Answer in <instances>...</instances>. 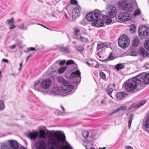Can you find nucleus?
Instances as JSON below:
<instances>
[{
  "mask_svg": "<svg viewBox=\"0 0 149 149\" xmlns=\"http://www.w3.org/2000/svg\"><path fill=\"white\" fill-rule=\"evenodd\" d=\"M5 108V104L3 100H0V111H1L4 109Z\"/></svg>",
  "mask_w": 149,
  "mask_h": 149,
  "instance_id": "30",
  "label": "nucleus"
},
{
  "mask_svg": "<svg viewBox=\"0 0 149 149\" xmlns=\"http://www.w3.org/2000/svg\"><path fill=\"white\" fill-rule=\"evenodd\" d=\"M71 3L74 5L77 4V1L76 0H71Z\"/></svg>",
  "mask_w": 149,
  "mask_h": 149,
  "instance_id": "47",
  "label": "nucleus"
},
{
  "mask_svg": "<svg viewBox=\"0 0 149 149\" xmlns=\"http://www.w3.org/2000/svg\"><path fill=\"white\" fill-rule=\"evenodd\" d=\"M34 89L38 91L42 92H45V91L42 90L41 85V83L39 80L36 81L33 84Z\"/></svg>",
  "mask_w": 149,
  "mask_h": 149,
  "instance_id": "17",
  "label": "nucleus"
},
{
  "mask_svg": "<svg viewBox=\"0 0 149 149\" xmlns=\"http://www.w3.org/2000/svg\"><path fill=\"white\" fill-rule=\"evenodd\" d=\"M89 133L87 131H84L82 132V135L85 138H86L88 137Z\"/></svg>",
  "mask_w": 149,
  "mask_h": 149,
  "instance_id": "35",
  "label": "nucleus"
},
{
  "mask_svg": "<svg viewBox=\"0 0 149 149\" xmlns=\"http://www.w3.org/2000/svg\"><path fill=\"white\" fill-rule=\"evenodd\" d=\"M52 81L51 79H46L41 83V85L42 90L45 91L44 93L47 92L46 90L49 88L52 84Z\"/></svg>",
  "mask_w": 149,
  "mask_h": 149,
  "instance_id": "14",
  "label": "nucleus"
},
{
  "mask_svg": "<svg viewBox=\"0 0 149 149\" xmlns=\"http://www.w3.org/2000/svg\"><path fill=\"white\" fill-rule=\"evenodd\" d=\"M61 107L63 111H65V108L63 106H61Z\"/></svg>",
  "mask_w": 149,
  "mask_h": 149,
  "instance_id": "58",
  "label": "nucleus"
},
{
  "mask_svg": "<svg viewBox=\"0 0 149 149\" xmlns=\"http://www.w3.org/2000/svg\"><path fill=\"white\" fill-rule=\"evenodd\" d=\"M118 45L121 47L124 48L127 47L129 45L130 40L128 36L124 34L121 36L118 40Z\"/></svg>",
  "mask_w": 149,
  "mask_h": 149,
  "instance_id": "8",
  "label": "nucleus"
},
{
  "mask_svg": "<svg viewBox=\"0 0 149 149\" xmlns=\"http://www.w3.org/2000/svg\"><path fill=\"white\" fill-rule=\"evenodd\" d=\"M136 26L134 24H132L131 25L130 28V31L132 33H133L135 32L136 30Z\"/></svg>",
  "mask_w": 149,
  "mask_h": 149,
  "instance_id": "34",
  "label": "nucleus"
},
{
  "mask_svg": "<svg viewBox=\"0 0 149 149\" xmlns=\"http://www.w3.org/2000/svg\"><path fill=\"white\" fill-rule=\"evenodd\" d=\"M67 68V65L62 66L58 70V72L59 74H61Z\"/></svg>",
  "mask_w": 149,
  "mask_h": 149,
  "instance_id": "26",
  "label": "nucleus"
},
{
  "mask_svg": "<svg viewBox=\"0 0 149 149\" xmlns=\"http://www.w3.org/2000/svg\"><path fill=\"white\" fill-rule=\"evenodd\" d=\"M146 101L144 100L137 104L134 103L129 107L128 109L130 110L133 108H136L140 107L146 103Z\"/></svg>",
  "mask_w": 149,
  "mask_h": 149,
  "instance_id": "18",
  "label": "nucleus"
},
{
  "mask_svg": "<svg viewBox=\"0 0 149 149\" xmlns=\"http://www.w3.org/2000/svg\"><path fill=\"white\" fill-rule=\"evenodd\" d=\"M125 95L126 94L125 93L119 92L117 93L116 95V97L118 99L121 100L125 97Z\"/></svg>",
  "mask_w": 149,
  "mask_h": 149,
  "instance_id": "21",
  "label": "nucleus"
},
{
  "mask_svg": "<svg viewBox=\"0 0 149 149\" xmlns=\"http://www.w3.org/2000/svg\"><path fill=\"white\" fill-rule=\"evenodd\" d=\"M141 76L142 77L141 79H139L141 80V85L143 83L144 84H148L149 83V73H146L142 74H139L137 76Z\"/></svg>",
  "mask_w": 149,
  "mask_h": 149,
  "instance_id": "15",
  "label": "nucleus"
},
{
  "mask_svg": "<svg viewBox=\"0 0 149 149\" xmlns=\"http://www.w3.org/2000/svg\"><path fill=\"white\" fill-rule=\"evenodd\" d=\"M58 81L62 83L61 85V88L66 91L69 92L70 91L74 90H73L74 86L71 85L68 81H67L62 77L61 76L58 77L57 78Z\"/></svg>",
  "mask_w": 149,
  "mask_h": 149,
  "instance_id": "5",
  "label": "nucleus"
},
{
  "mask_svg": "<svg viewBox=\"0 0 149 149\" xmlns=\"http://www.w3.org/2000/svg\"><path fill=\"white\" fill-rule=\"evenodd\" d=\"M54 67L53 66V65H52V66H51V68H52L53 69H54Z\"/></svg>",
  "mask_w": 149,
  "mask_h": 149,
  "instance_id": "62",
  "label": "nucleus"
},
{
  "mask_svg": "<svg viewBox=\"0 0 149 149\" xmlns=\"http://www.w3.org/2000/svg\"><path fill=\"white\" fill-rule=\"evenodd\" d=\"M107 91L109 95L112 98H113L112 96L111 95V94L112 93L113 91V89L111 88H109L108 89H107Z\"/></svg>",
  "mask_w": 149,
  "mask_h": 149,
  "instance_id": "38",
  "label": "nucleus"
},
{
  "mask_svg": "<svg viewBox=\"0 0 149 149\" xmlns=\"http://www.w3.org/2000/svg\"><path fill=\"white\" fill-rule=\"evenodd\" d=\"M138 53L137 50H132L130 53L129 55L131 56H137L138 54Z\"/></svg>",
  "mask_w": 149,
  "mask_h": 149,
  "instance_id": "28",
  "label": "nucleus"
},
{
  "mask_svg": "<svg viewBox=\"0 0 149 149\" xmlns=\"http://www.w3.org/2000/svg\"><path fill=\"white\" fill-rule=\"evenodd\" d=\"M14 22L13 18H12L10 19H8L6 22V23L8 24H9L10 23H13Z\"/></svg>",
  "mask_w": 149,
  "mask_h": 149,
  "instance_id": "40",
  "label": "nucleus"
},
{
  "mask_svg": "<svg viewBox=\"0 0 149 149\" xmlns=\"http://www.w3.org/2000/svg\"><path fill=\"white\" fill-rule=\"evenodd\" d=\"M18 28L19 29L22 30H26L27 29V26H25L24 23L20 24L18 26Z\"/></svg>",
  "mask_w": 149,
  "mask_h": 149,
  "instance_id": "31",
  "label": "nucleus"
},
{
  "mask_svg": "<svg viewBox=\"0 0 149 149\" xmlns=\"http://www.w3.org/2000/svg\"><path fill=\"white\" fill-rule=\"evenodd\" d=\"M74 35L73 36L74 38H75V36L78 37L79 35H80V31L77 28H74Z\"/></svg>",
  "mask_w": 149,
  "mask_h": 149,
  "instance_id": "27",
  "label": "nucleus"
},
{
  "mask_svg": "<svg viewBox=\"0 0 149 149\" xmlns=\"http://www.w3.org/2000/svg\"><path fill=\"white\" fill-rule=\"evenodd\" d=\"M141 13V11L138 8L136 9L134 13V15H139Z\"/></svg>",
  "mask_w": 149,
  "mask_h": 149,
  "instance_id": "41",
  "label": "nucleus"
},
{
  "mask_svg": "<svg viewBox=\"0 0 149 149\" xmlns=\"http://www.w3.org/2000/svg\"><path fill=\"white\" fill-rule=\"evenodd\" d=\"M78 69L77 67H74L73 69V72L70 76V79L74 80V83L77 85L79 84L81 79V73Z\"/></svg>",
  "mask_w": 149,
  "mask_h": 149,
  "instance_id": "6",
  "label": "nucleus"
},
{
  "mask_svg": "<svg viewBox=\"0 0 149 149\" xmlns=\"http://www.w3.org/2000/svg\"><path fill=\"white\" fill-rule=\"evenodd\" d=\"M118 6L120 9L128 12L131 11L133 8L132 4L128 3L127 0H121L118 2Z\"/></svg>",
  "mask_w": 149,
  "mask_h": 149,
  "instance_id": "7",
  "label": "nucleus"
},
{
  "mask_svg": "<svg viewBox=\"0 0 149 149\" xmlns=\"http://www.w3.org/2000/svg\"><path fill=\"white\" fill-rule=\"evenodd\" d=\"M145 130L149 134V128L146 129Z\"/></svg>",
  "mask_w": 149,
  "mask_h": 149,
  "instance_id": "56",
  "label": "nucleus"
},
{
  "mask_svg": "<svg viewBox=\"0 0 149 149\" xmlns=\"http://www.w3.org/2000/svg\"><path fill=\"white\" fill-rule=\"evenodd\" d=\"M139 43V38L137 37H135L134 38L132 42V45L134 47L137 46Z\"/></svg>",
  "mask_w": 149,
  "mask_h": 149,
  "instance_id": "23",
  "label": "nucleus"
},
{
  "mask_svg": "<svg viewBox=\"0 0 149 149\" xmlns=\"http://www.w3.org/2000/svg\"><path fill=\"white\" fill-rule=\"evenodd\" d=\"M52 136H49L48 142L49 149H65L64 146L61 145L60 142H64L65 140V134L59 131L54 132L52 133ZM36 149H46L45 142L43 140H39L36 143ZM66 149H72L69 144L65 145Z\"/></svg>",
  "mask_w": 149,
  "mask_h": 149,
  "instance_id": "1",
  "label": "nucleus"
},
{
  "mask_svg": "<svg viewBox=\"0 0 149 149\" xmlns=\"http://www.w3.org/2000/svg\"><path fill=\"white\" fill-rule=\"evenodd\" d=\"M58 48L63 53L69 54L71 52L72 50L69 45L62 44L58 46Z\"/></svg>",
  "mask_w": 149,
  "mask_h": 149,
  "instance_id": "13",
  "label": "nucleus"
},
{
  "mask_svg": "<svg viewBox=\"0 0 149 149\" xmlns=\"http://www.w3.org/2000/svg\"><path fill=\"white\" fill-rule=\"evenodd\" d=\"M75 90L70 91L69 92H66L61 88V87H54L52 90L53 93L55 95H60L65 96L66 95L71 94L73 93Z\"/></svg>",
  "mask_w": 149,
  "mask_h": 149,
  "instance_id": "9",
  "label": "nucleus"
},
{
  "mask_svg": "<svg viewBox=\"0 0 149 149\" xmlns=\"http://www.w3.org/2000/svg\"><path fill=\"white\" fill-rule=\"evenodd\" d=\"M36 23H30L29 24H28L27 25H32V24H36Z\"/></svg>",
  "mask_w": 149,
  "mask_h": 149,
  "instance_id": "60",
  "label": "nucleus"
},
{
  "mask_svg": "<svg viewBox=\"0 0 149 149\" xmlns=\"http://www.w3.org/2000/svg\"><path fill=\"white\" fill-rule=\"evenodd\" d=\"M125 149H133V148L131 146H126L125 147Z\"/></svg>",
  "mask_w": 149,
  "mask_h": 149,
  "instance_id": "49",
  "label": "nucleus"
},
{
  "mask_svg": "<svg viewBox=\"0 0 149 149\" xmlns=\"http://www.w3.org/2000/svg\"><path fill=\"white\" fill-rule=\"evenodd\" d=\"M108 59L109 61L112 60L115 58L116 57L115 56H113L111 53H110L109 56L108 57Z\"/></svg>",
  "mask_w": 149,
  "mask_h": 149,
  "instance_id": "36",
  "label": "nucleus"
},
{
  "mask_svg": "<svg viewBox=\"0 0 149 149\" xmlns=\"http://www.w3.org/2000/svg\"><path fill=\"white\" fill-rule=\"evenodd\" d=\"M99 64H97L95 65V67L96 68H97L99 67Z\"/></svg>",
  "mask_w": 149,
  "mask_h": 149,
  "instance_id": "57",
  "label": "nucleus"
},
{
  "mask_svg": "<svg viewBox=\"0 0 149 149\" xmlns=\"http://www.w3.org/2000/svg\"><path fill=\"white\" fill-rule=\"evenodd\" d=\"M39 134L40 136L44 139L46 138V131L45 130H42L39 131Z\"/></svg>",
  "mask_w": 149,
  "mask_h": 149,
  "instance_id": "25",
  "label": "nucleus"
},
{
  "mask_svg": "<svg viewBox=\"0 0 149 149\" xmlns=\"http://www.w3.org/2000/svg\"><path fill=\"white\" fill-rule=\"evenodd\" d=\"M16 46V44H14L13 45L10 46L9 48L11 49H13L15 48Z\"/></svg>",
  "mask_w": 149,
  "mask_h": 149,
  "instance_id": "48",
  "label": "nucleus"
},
{
  "mask_svg": "<svg viewBox=\"0 0 149 149\" xmlns=\"http://www.w3.org/2000/svg\"><path fill=\"white\" fill-rule=\"evenodd\" d=\"M144 46L149 51V40L145 41Z\"/></svg>",
  "mask_w": 149,
  "mask_h": 149,
  "instance_id": "39",
  "label": "nucleus"
},
{
  "mask_svg": "<svg viewBox=\"0 0 149 149\" xmlns=\"http://www.w3.org/2000/svg\"><path fill=\"white\" fill-rule=\"evenodd\" d=\"M29 49L28 48V49L26 51H24L25 53H28L29 52Z\"/></svg>",
  "mask_w": 149,
  "mask_h": 149,
  "instance_id": "59",
  "label": "nucleus"
},
{
  "mask_svg": "<svg viewBox=\"0 0 149 149\" xmlns=\"http://www.w3.org/2000/svg\"><path fill=\"white\" fill-rule=\"evenodd\" d=\"M22 65V63H20V64H19L20 67H21V66Z\"/></svg>",
  "mask_w": 149,
  "mask_h": 149,
  "instance_id": "64",
  "label": "nucleus"
},
{
  "mask_svg": "<svg viewBox=\"0 0 149 149\" xmlns=\"http://www.w3.org/2000/svg\"><path fill=\"white\" fill-rule=\"evenodd\" d=\"M15 27V26L14 24L13 23H12L10 24V27L9 28L10 29H14Z\"/></svg>",
  "mask_w": 149,
  "mask_h": 149,
  "instance_id": "46",
  "label": "nucleus"
},
{
  "mask_svg": "<svg viewBox=\"0 0 149 149\" xmlns=\"http://www.w3.org/2000/svg\"><path fill=\"white\" fill-rule=\"evenodd\" d=\"M133 116L132 114H131L130 115V117L129 118L128 121V126L129 128L130 129L131 127V126L132 123V118Z\"/></svg>",
  "mask_w": 149,
  "mask_h": 149,
  "instance_id": "33",
  "label": "nucleus"
},
{
  "mask_svg": "<svg viewBox=\"0 0 149 149\" xmlns=\"http://www.w3.org/2000/svg\"><path fill=\"white\" fill-rule=\"evenodd\" d=\"M74 64V62L72 60H68L66 63V64L67 65H70Z\"/></svg>",
  "mask_w": 149,
  "mask_h": 149,
  "instance_id": "45",
  "label": "nucleus"
},
{
  "mask_svg": "<svg viewBox=\"0 0 149 149\" xmlns=\"http://www.w3.org/2000/svg\"><path fill=\"white\" fill-rule=\"evenodd\" d=\"M106 47H107V46L103 43L98 44L97 47V49L98 50L102 48Z\"/></svg>",
  "mask_w": 149,
  "mask_h": 149,
  "instance_id": "32",
  "label": "nucleus"
},
{
  "mask_svg": "<svg viewBox=\"0 0 149 149\" xmlns=\"http://www.w3.org/2000/svg\"><path fill=\"white\" fill-rule=\"evenodd\" d=\"M81 10V8L79 6H77L76 7L74 8L73 10L72 13V18H75L78 17L80 15Z\"/></svg>",
  "mask_w": 149,
  "mask_h": 149,
  "instance_id": "16",
  "label": "nucleus"
},
{
  "mask_svg": "<svg viewBox=\"0 0 149 149\" xmlns=\"http://www.w3.org/2000/svg\"><path fill=\"white\" fill-rule=\"evenodd\" d=\"M145 66L146 68L149 69V63H146L145 64Z\"/></svg>",
  "mask_w": 149,
  "mask_h": 149,
  "instance_id": "51",
  "label": "nucleus"
},
{
  "mask_svg": "<svg viewBox=\"0 0 149 149\" xmlns=\"http://www.w3.org/2000/svg\"><path fill=\"white\" fill-rule=\"evenodd\" d=\"M125 67V65L124 64L120 63L117 64L115 67V68L117 70H118L120 69H122Z\"/></svg>",
  "mask_w": 149,
  "mask_h": 149,
  "instance_id": "24",
  "label": "nucleus"
},
{
  "mask_svg": "<svg viewBox=\"0 0 149 149\" xmlns=\"http://www.w3.org/2000/svg\"><path fill=\"white\" fill-rule=\"evenodd\" d=\"M65 61L64 60L62 61H60L58 60V61H56L54 64H58L60 65H63L65 63Z\"/></svg>",
  "mask_w": 149,
  "mask_h": 149,
  "instance_id": "37",
  "label": "nucleus"
},
{
  "mask_svg": "<svg viewBox=\"0 0 149 149\" xmlns=\"http://www.w3.org/2000/svg\"><path fill=\"white\" fill-rule=\"evenodd\" d=\"M57 73V71L55 70L52 71L50 73V76L52 77H55Z\"/></svg>",
  "mask_w": 149,
  "mask_h": 149,
  "instance_id": "43",
  "label": "nucleus"
},
{
  "mask_svg": "<svg viewBox=\"0 0 149 149\" xmlns=\"http://www.w3.org/2000/svg\"><path fill=\"white\" fill-rule=\"evenodd\" d=\"M100 77L103 79H104L106 78L105 74L102 72H100Z\"/></svg>",
  "mask_w": 149,
  "mask_h": 149,
  "instance_id": "44",
  "label": "nucleus"
},
{
  "mask_svg": "<svg viewBox=\"0 0 149 149\" xmlns=\"http://www.w3.org/2000/svg\"><path fill=\"white\" fill-rule=\"evenodd\" d=\"M75 47L78 51H82L84 49V47L81 46L76 45Z\"/></svg>",
  "mask_w": 149,
  "mask_h": 149,
  "instance_id": "42",
  "label": "nucleus"
},
{
  "mask_svg": "<svg viewBox=\"0 0 149 149\" xmlns=\"http://www.w3.org/2000/svg\"><path fill=\"white\" fill-rule=\"evenodd\" d=\"M138 52L140 55L143 57H147L148 55V52L143 48L141 47L139 49Z\"/></svg>",
  "mask_w": 149,
  "mask_h": 149,
  "instance_id": "19",
  "label": "nucleus"
},
{
  "mask_svg": "<svg viewBox=\"0 0 149 149\" xmlns=\"http://www.w3.org/2000/svg\"><path fill=\"white\" fill-rule=\"evenodd\" d=\"M108 7L107 14L104 11H102L101 13V15H103L102 18L107 24L111 23V18L114 17L116 14V8L115 6L109 5L107 8Z\"/></svg>",
  "mask_w": 149,
  "mask_h": 149,
  "instance_id": "3",
  "label": "nucleus"
},
{
  "mask_svg": "<svg viewBox=\"0 0 149 149\" xmlns=\"http://www.w3.org/2000/svg\"><path fill=\"white\" fill-rule=\"evenodd\" d=\"M37 24V25H41V26H43V27L45 28H46L47 29H49L48 28H47L45 26L40 24V23H37V24Z\"/></svg>",
  "mask_w": 149,
  "mask_h": 149,
  "instance_id": "54",
  "label": "nucleus"
},
{
  "mask_svg": "<svg viewBox=\"0 0 149 149\" xmlns=\"http://www.w3.org/2000/svg\"><path fill=\"white\" fill-rule=\"evenodd\" d=\"M29 51H34L36 50V49L33 47H30L29 48Z\"/></svg>",
  "mask_w": 149,
  "mask_h": 149,
  "instance_id": "52",
  "label": "nucleus"
},
{
  "mask_svg": "<svg viewBox=\"0 0 149 149\" xmlns=\"http://www.w3.org/2000/svg\"><path fill=\"white\" fill-rule=\"evenodd\" d=\"M127 109V107L126 106H121L120 107H118V108L115 110L113 111L111 113H110L109 114V115H111L112 114L115 113L121 110H126Z\"/></svg>",
  "mask_w": 149,
  "mask_h": 149,
  "instance_id": "20",
  "label": "nucleus"
},
{
  "mask_svg": "<svg viewBox=\"0 0 149 149\" xmlns=\"http://www.w3.org/2000/svg\"><path fill=\"white\" fill-rule=\"evenodd\" d=\"M8 142L9 144H3L1 146V149H18V145L17 141L13 140H9Z\"/></svg>",
  "mask_w": 149,
  "mask_h": 149,
  "instance_id": "10",
  "label": "nucleus"
},
{
  "mask_svg": "<svg viewBox=\"0 0 149 149\" xmlns=\"http://www.w3.org/2000/svg\"><path fill=\"white\" fill-rule=\"evenodd\" d=\"M75 39L80 40L83 42H86L87 41V39L82 37L81 35H79L78 37L75 36Z\"/></svg>",
  "mask_w": 149,
  "mask_h": 149,
  "instance_id": "29",
  "label": "nucleus"
},
{
  "mask_svg": "<svg viewBox=\"0 0 149 149\" xmlns=\"http://www.w3.org/2000/svg\"><path fill=\"white\" fill-rule=\"evenodd\" d=\"M86 63L89 65H91L89 62H86Z\"/></svg>",
  "mask_w": 149,
  "mask_h": 149,
  "instance_id": "61",
  "label": "nucleus"
},
{
  "mask_svg": "<svg viewBox=\"0 0 149 149\" xmlns=\"http://www.w3.org/2000/svg\"><path fill=\"white\" fill-rule=\"evenodd\" d=\"M138 32L141 38H145L149 36V28L145 26H141L139 28Z\"/></svg>",
  "mask_w": 149,
  "mask_h": 149,
  "instance_id": "12",
  "label": "nucleus"
},
{
  "mask_svg": "<svg viewBox=\"0 0 149 149\" xmlns=\"http://www.w3.org/2000/svg\"><path fill=\"white\" fill-rule=\"evenodd\" d=\"M20 149H27L26 148L24 147H22L20 148Z\"/></svg>",
  "mask_w": 149,
  "mask_h": 149,
  "instance_id": "63",
  "label": "nucleus"
},
{
  "mask_svg": "<svg viewBox=\"0 0 149 149\" xmlns=\"http://www.w3.org/2000/svg\"><path fill=\"white\" fill-rule=\"evenodd\" d=\"M141 76H136L132 78V81H127L125 82V89L128 92H131L138 87L141 86V80L139 79L142 78Z\"/></svg>",
  "mask_w": 149,
  "mask_h": 149,
  "instance_id": "4",
  "label": "nucleus"
},
{
  "mask_svg": "<svg viewBox=\"0 0 149 149\" xmlns=\"http://www.w3.org/2000/svg\"><path fill=\"white\" fill-rule=\"evenodd\" d=\"M32 56H33L31 54L30 55H29V56H27L26 58V62H27V61L28 60V59H29V58L30 57H32Z\"/></svg>",
  "mask_w": 149,
  "mask_h": 149,
  "instance_id": "50",
  "label": "nucleus"
},
{
  "mask_svg": "<svg viewBox=\"0 0 149 149\" xmlns=\"http://www.w3.org/2000/svg\"><path fill=\"white\" fill-rule=\"evenodd\" d=\"M38 134V132H29L28 135V136L31 139H34L37 137Z\"/></svg>",
  "mask_w": 149,
  "mask_h": 149,
  "instance_id": "22",
  "label": "nucleus"
},
{
  "mask_svg": "<svg viewBox=\"0 0 149 149\" xmlns=\"http://www.w3.org/2000/svg\"><path fill=\"white\" fill-rule=\"evenodd\" d=\"M101 103L102 104H104L105 105L106 104L105 101L104 100H102L101 101Z\"/></svg>",
  "mask_w": 149,
  "mask_h": 149,
  "instance_id": "53",
  "label": "nucleus"
},
{
  "mask_svg": "<svg viewBox=\"0 0 149 149\" xmlns=\"http://www.w3.org/2000/svg\"><path fill=\"white\" fill-rule=\"evenodd\" d=\"M102 12L100 13L95 12H92L88 13L86 16L87 19L90 21H93L91 23L92 26L97 27L102 26L104 22L102 18L103 15H101Z\"/></svg>",
  "mask_w": 149,
  "mask_h": 149,
  "instance_id": "2",
  "label": "nucleus"
},
{
  "mask_svg": "<svg viewBox=\"0 0 149 149\" xmlns=\"http://www.w3.org/2000/svg\"><path fill=\"white\" fill-rule=\"evenodd\" d=\"M2 61L5 63H7L8 62V61L7 59L5 58L3 59Z\"/></svg>",
  "mask_w": 149,
  "mask_h": 149,
  "instance_id": "55",
  "label": "nucleus"
},
{
  "mask_svg": "<svg viewBox=\"0 0 149 149\" xmlns=\"http://www.w3.org/2000/svg\"><path fill=\"white\" fill-rule=\"evenodd\" d=\"M118 17L120 21L125 22L130 20L132 17V15L128 12H123L118 14Z\"/></svg>",
  "mask_w": 149,
  "mask_h": 149,
  "instance_id": "11",
  "label": "nucleus"
}]
</instances>
